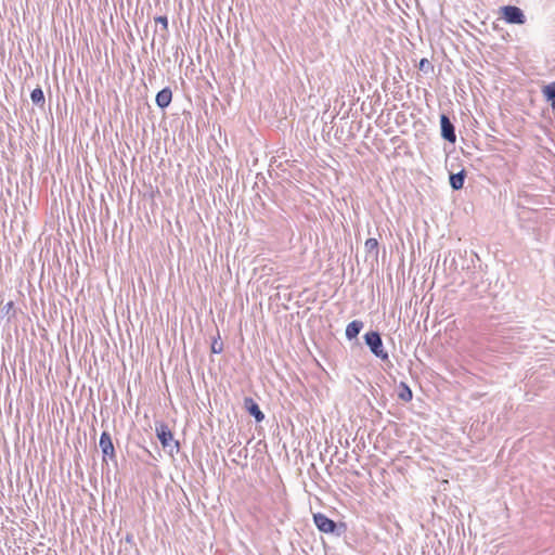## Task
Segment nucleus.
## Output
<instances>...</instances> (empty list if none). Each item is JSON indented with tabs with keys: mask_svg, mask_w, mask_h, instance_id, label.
Wrapping results in <instances>:
<instances>
[{
	"mask_svg": "<svg viewBox=\"0 0 555 555\" xmlns=\"http://www.w3.org/2000/svg\"><path fill=\"white\" fill-rule=\"evenodd\" d=\"M313 521L315 527L324 533H333L335 532L337 525L334 520L330 519L326 515L322 513H317L313 515Z\"/></svg>",
	"mask_w": 555,
	"mask_h": 555,
	"instance_id": "423d86ee",
	"label": "nucleus"
},
{
	"mask_svg": "<svg viewBox=\"0 0 555 555\" xmlns=\"http://www.w3.org/2000/svg\"><path fill=\"white\" fill-rule=\"evenodd\" d=\"M502 16L508 24L522 25L526 23V16L522 10L515 5L503 7Z\"/></svg>",
	"mask_w": 555,
	"mask_h": 555,
	"instance_id": "7ed1b4c3",
	"label": "nucleus"
},
{
	"mask_svg": "<svg viewBox=\"0 0 555 555\" xmlns=\"http://www.w3.org/2000/svg\"><path fill=\"white\" fill-rule=\"evenodd\" d=\"M440 129L441 137L446 141L450 143H454L456 141L455 127L446 114L440 115Z\"/></svg>",
	"mask_w": 555,
	"mask_h": 555,
	"instance_id": "39448f33",
	"label": "nucleus"
},
{
	"mask_svg": "<svg viewBox=\"0 0 555 555\" xmlns=\"http://www.w3.org/2000/svg\"><path fill=\"white\" fill-rule=\"evenodd\" d=\"M365 249L367 253L372 254V253H375V255L378 254V242L376 238H367L365 241Z\"/></svg>",
	"mask_w": 555,
	"mask_h": 555,
	"instance_id": "4468645a",
	"label": "nucleus"
},
{
	"mask_svg": "<svg viewBox=\"0 0 555 555\" xmlns=\"http://www.w3.org/2000/svg\"><path fill=\"white\" fill-rule=\"evenodd\" d=\"M465 177H466L465 170H461L456 173H451L450 175L451 188L455 191L461 190L464 185Z\"/></svg>",
	"mask_w": 555,
	"mask_h": 555,
	"instance_id": "9d476101",
	"label": "nucleus"
},
{
	"mask_svg": "<svg viewBox=\"0 0 555 555\" xmlns=\"http://www.w3.org/2000/svg\"><path fill=\"white\" fill-rule=\"evenodd\" d=\"M542 93L547 101L555 100V81L544 86Z\"/></svg>",
	"mask_w": 555,
	"mask_h": 555,
	"instance_id": "ddd939ff",
	"label": "nucleus"
},
{
	"mask_svg": "<svg viewBox=\"0 0 555 555\" xmlns=\"http://www.w3.org/2000/svg\"><path fill=\"white\" fill-rule=\"evenodd\" d=\"M366 346L370 351L382 361H387L389 359L388 352L384 349V344L382 336L376 331H370L363 336Z\"/></svg>",
	"mask_w": 555,
	"mask_h": 555,
	"instance_id": "f257e3e1",
	"label": "nucleus"
},
{
	"mask_svg": "<svg viewBox=\"0 0 555 555\" xmlns=\"http://www.w3.org/2000/svg\"><path fill=\"white\" fill-rule=\"evenodd\" d=\"M99 447L103 453V461L116 462V452L109 433L103 431L100 436Z\"/></svg>",
	"mask_w": 555,
	"mask_h": 555,
	"instance_id": "20e7f679",
	"label": "nucleus"
},
{
	"mask_svg": "<svg viewBox=\"0 0 555 555\" xmlns=\"http://www.w3.org/2000/svg\"><path fill=\"white\" fill-rule=\"evenodd\" d=\"M155 22L162 24L163 29L165 31L168 30V20L166 16H157V17H155Z\"/></svg>",
	"mask_w": 555,
	"mask_h": 555,
	"instance_id": "f3484780",
	"label": "nucleus"
},
{
	"mask_svg": "<svg viewBox=\"0 0 555 555\" xmlns=\"http://www.w3.org/2000/svg\"><path fill=\"white\" fill-rule=\"evenodd\" d=\"M363 328V322L360 320H353L351 321L347 327H346V337L347 339L351 340L357 338L361 330Z\"/></svg>",
	"mask_w": 555,
	"mask_h": 555,
	"instance_id": "1a4fd4ad",
	"label": "nucleus"
},
{
	"mask_svg": "<svg viewBox=\"0 0 555 555\" xmlns=\"http://www.w3.org/2000/svg\"><path fill=\"white\" fill-rule=\"evenodd\" d=\"M418 68H420V70H422L426 74L434 72V66L427 59H422L420 61Z\"/></svg>",
	"mask_w": 555,
	"mask_h": 555,
	"instance_id": "2eb2a0df",
	"label": "nucleus"
},
{
	"mask_svg": "<svg viewBox=\"0 0 555 555\" xmlns=\"http://www.w3.org/2000/svg\"><path fill=\"white\" fill-rule=\"evenodd\" d=\"M550 102H551L552 109L555 111V100H552Z\"/></svg>",
	"mask_w": 555,
	"mask_h": 555,
	"instance_id": "6ab92c4d",
	"label": "nucleus"
},
{
	"mask_svg": "<svg viewBox=\"0 0 555 555\" xmlns=\"http://www.w3.org/2000/svg\"><path fill=\"white\" fill-rule=\"evenodd\" d=\"M31 102L37 106H43L44 104V94L41 88H36L30 93Z\"/></svg>",
	"mask_w": 555,
	"mask_h": 555,
	"instance_id": "9b49d317",
	"label": "nucleus"
},
{
	"mask_svg": "<svg viewBox=\"0 0 555 555\" xmlns=\"http://www.w3.org/2000/svg\"><path fill=\"white\" fill-rule=\"evenodd\" d=\"M12 308H13V302H12V301H9V302L4 306V309L7 310V312H9Z\"/></svg>",
	"mask_w": 555,
	"mask_h": 555,
	"instance_id": "a211bd4d",
	"label": "nucleus"
},
{
	"mask_svg": "<svg viewBox=\"0 0 555 555\" xmlns=\"http://www.w3.org/2000/svg\"><path fill=\"white\" fill-rule=\"evenodd\" d=\"M172 100V91L170 88L166 87L157 92L156 94V104L159 108L164 109L169 106Z\"/></svg>",
	"mask_w": 555,
	"mask_h": 555,
	"instance_id": "6e6552de",
	"label": "nucleus"
},
{
	"mask_svg": "<svg viewBox=\"0 0 555 555\" xmlns=\"http://www.w3.org/2000/svg\"><path fill=\"white\" fill-rule=\"evenodd\" d=\"M156 435L164 449H168L171 454L179 451V441L175 440L168 425L165 423L156 425Z\"/></svg>",
	"mask_w": 555,
	"mask_h": 555,
	"instance_id": "f03ea898",
	"label": "nucleus"
},
{
	"mask_svg": "<svg viewBox=\"0 0 555 555\" xmlns=\"http://www.w3.org/2000/svg\"><path fill=\"white\" fill-rule=\"evenodd\" d=\"M398 397H399V399H401L404 402H409L412 400V398H413L412 390L405 383L400 384V391L398 393Z\"/></svg>",
	"mask_w": 555,
	"mask_h": 555,
	"instance_id": "f8f14e48",
	"label": "nucleus"
},
{
	"mask_svg": "<svg viewBox=\"0 0 555 555\" xmlns=\"http://www.w3.org/2000/svg\"><path fill=\"white\" fill-rule=\"evenodd\" d=\"M223 350V344L222 341H218L217 339H215L211 344V352L212 353H221Z\"/></svg>",
	"mask_w": 555,
	"mask_h": 555,
	"instance_id": "dca6fc26",
	"label": "nucleus"
},
{
	"mask_svg": "<svg viewBox=\"0 0 555 555\" xmlns=\"http://www.w3.org/2000/svg\"><path fill=\"white\" fill-rule=\"evenodd\" d=\"M244 408L251 416L255 417L256 422H262L264 420V414L253 398L246 397L244 399Z\"/></svg>",
	"mask_w": 555,
	"mask_h": 555,
	"instance_id": "0eeeda50",
	"label": "nucleus"
}]
</instances>
